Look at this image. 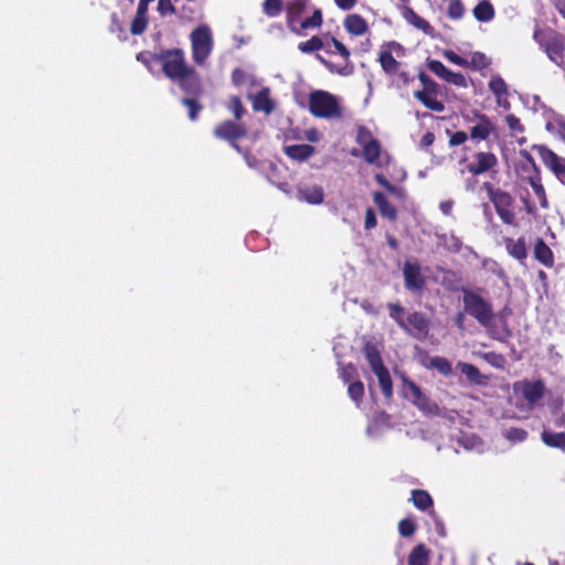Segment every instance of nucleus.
I'll list each match as a JSON object with an SVG mask.
<instances>
[{"instance_id":"f257e3e1","label":"nucleus","mask_w":565,"mask_h":565,"mask_svg":"<svg viewBox=\"0 0 565 565\" xmlns=\"http://www.w3.org/2000/svg\"><path fill=\"white\" fill-rule=\"evenodd\" d=\"M401 57L405 53L404 46L396 41L384 42L379 50L377 58L384 74L391 78H396L402 84H408L411 81L409 73L402 68L403 63L394 56Z\"/></svg>"},{"instance_id":"f03ea898","label":"nucleus","mask_w":565,"mask_h":565,"mask_svg":"<svg viewBox=\"0 0 565 565\" xmlns=\"http://www.w3.org/2000/svg\"><path fill=\"white\" fill-rule=\"evenodd\" d=\"M461 292L465 312L476 319L481 327L489 330L492 338L498 339L494 331L491 330L494 319L492 303L484 299L479 292L469 288L462 287Z\"/></svg>"},{"instance_id":"7ed1b4c3","label":"nucleus","mask_w":565,"mask_h":565,"mask_svg":"<svg viewBox=\"0 0 565 565\" xmlns=\"http://www.w3.org/2000/svg\"><path fill=\"white\" fill-rule=\"evenodd\" d=\"M387 309L391 319L406 333L416 338H424L428 334L430 323L425 313L414 311L405 319V308L399 302L387 303Z\"/></svg>"},{"instance_id":"20e7f679","label":"nucleus","mask_w":565,"mask_h":565,"mask_svg":"<svg viewBox=\"0 0 565 565\" xmlns=\"http://www.w3.org/2000/svg\"><path fill=\"white\" fill-rule=\"evenodd\" d=\"M533 39L550 61L565 67V36L563 34L552 28L541 29L536 25Z\"/></svg>"},{"instance_id":"39448f33","label":"nucleus","mask_w":565,"mask_h":565,"mask_svg":"<svg viewBox=\"0 0 565 565\" xmlns=\"http://www.w3.org/2000/svg\"><path fill=\"white\" fill-rule=\"evenodd\" d=\"M159 64L164 76L172 82L194 73V67L188 64L185 53L180 47L161 50Z\"/></svg>"},{"instance_id":"423d86ee","label":"nucleus","mask_w":565,"mask_h":565,"mask_svg":"<svg viewBox=\"0 0 565 565\" xmlns=\"http://www.w3.org/2000/svg\"><path fill=\"white\" fill-rule=\"evenodd\" d=\"M308 108L316 118L340 119L343 116L339 99L327 90L311 92L308 97Z\"/></svg>"},{"instance_id":"0eeeda50","label":"nucleus","mask_w":565,"mask_h":565,"mask_svg":"<svg viewBox=\"0 0 565 565\" xmlns=\"http://www.w3.org/2000/svg\"><path fill=\"white\" fill-rule=\"evenodd\" d=\"M482 189L486 191L501 222L505 225H514L516 217L513 211V196L508 191L495 186L489 181L483 182Z\"/></svg>"},{"instance_id":"6e6552de","label":"nucleus","mask_w":565,"mask_h":565,"mask_svg":"<svg viewBox=\"0 0 565 565\" xmlns=\"http://www.w3.org/2000/svg\"><path fill=\"white\" fill-rule=\"evenodd\" d=\"M192 60L198 65H204L210 57L214 40L211 28L207 24H201L190 33Z\"/></svg>"},{"instance_id":"1a4fd4ad","label":"nucleus","mask_w":565,"mask_h":565,"mask_svg":"<svg viewBox=\"0 0 565 565\" xmlns=\"http://www.w3.org/2000/svg\"><path fill=\"white\" fill-rule=\"evenodd\" d=\"M247 128L237 120L226 119L217 124L213 129V136L220 140L227 141L230 146L237 152H242V148L237 140L247 136Z\"/></svg>"},{"instance_id":"9d476101","label":"nucleus","mask_w":565,"mask_h":565,"mask_svg":"<svg viewBox=\"0 0 565 565\" xmlns=\"http://www.w3.org/2000/svg\"><path fill=\"white\" fill-rule=\"evenodd\" d=\"M404 396L414 404L420 412L425 414H437L438 406L423 393L422 388L408 379L403 380Z\"/></svg>"},{"instance_id":"9b49d317","label":"nucleus","mask_w":565,"mask_h":565,"mask_svg":"<svg viewBox=\"0 0 565 565\" xmlns=\"http://www.w3.org/2000/svg\"><path fill=\"white\" fill-rule=\"evenodd\" d=\"M533 150L537 153L545 167L548 168L562 183H565V158L558 156L546 145H534Z\"/></svg>"},{"instance_id":"f8f14e48","label":"nucleus","mask_w":565,"mask_h":565,"mask_svg":"<svg viewBox=\"0 0 565 565\" xmlns=\"http://www.w3.org/2000/svg\"><path fill=\"white\" fill-rule=\"evenodd\" d=\"M331 43L334 47V51H332V52L333 53L337 52L338 54H340L344 60V64L335 65L332 62H329L321 56H319V60L331 73H335L341 76L352 75L354 73V65L350 61L351 53H350L349 49L341 41H339L335 38H331Z\"/></svg>"},{"instance_id":"ddd939ff","label":"nucleus","mask_w":565,"mask_h":565,"mask_svg":"<svg viewBox=\"0 0 565 565\" xmlns=\"http://www.w3.org/2000/svg\"><path fill=\"white\" fill-rule=\"evenodd\" d=\"M403 277L407 290L415 292H422L424 290L426 279L422 274L419 264L405 262L403 265Z\"/></svg>"},{"instance_id":"4468645a","label":"nucleus","mask_w":565,"mask_h":565,"mask_svg":"<svg viewBox=\"0 0 565 565\" xmlns=\"http://www.w3.org/2000/svg\"><path fill=\"white\" fill-rule=\"evenodd\" d=\"M498 166V158L493 152L479 151L473 154V162L467 166V170L472 175L487 173Z\"/></svg>"},{"instance_id":"2eb2a0df","label":"nucleus","mask_w":565,"mask_h":565,"mask_svg":"<svg viewBox=\"0 0 565 565\" xmlns=\"http://www.w3.org/2000/svg\"><path fill=\"white\" fill-rule=\"evenodd\" d=\"M523 398L529 405L534 406L545 393V384L542 380L524 381L521 386Z\"/></svg>"},{"instance_id":"dca6fc26","label":"nucleus","mask_w":565,"mask_h":565,"mask_svg":"<svg viewBox=\"0 0 565 565\" xmlns=\"http://www.w3.org/2000/svg\"><path fill=\"white\" fill-rule=\"evenodd\" d=\"M174 83L178 84L183 93L192 96L191 98H198L203 94L202 83L195 68L193 74L178 78Z\"/></svg>"},{"instance_id":"f3484780","label":"nucleus","mask_w":565,"mask_h":565,"mask_svg":"<svg viewBox=\"0 0 565 565\" xmlns=\"http://www.w3.org/2000/svg\"><path fill=\"white\" fill-rule=\"evenodd\" d=\"M476 117L478 118V122L471 127L470 138L472 140H487L495 130V127L487 115L477 113Z\"/></svg>"},{"instance_id":"a211bd4d","label":"nucleus","mask_w":565,"mask_h":565,"mask_svg":"<svg viewBox=\"0 0 565 565\" xmlns=\"http://www.w3.org/2000/svg\"><path fill=\"white\" fill-rule=\"evenodd\" d=\"M525 181L532 188L535 196L539 200L540 206L543 210H548L550 201H548L545 188L542 182V177H541L540 170L535 168L534 172L525 178Z\"/></svg>"},{"instance_id":"6ab92c4d","label":"nucleus","mask_w":565,"mask_h":565,"mask_svg":"<svg viewBox=\"0 0 565 565\" xmlns=\"http://www.w3.org/2000/svg\"><path fill=\"white\" fill-rule=\"evenodd\" d=\"M402 15L407 23L423 31L427 35H433L434 28L424 18L419 17L411 7H404L402 9Z\"/></svg>"},{"instance_id":"aec40b11","label":"nucleus","mask_w":565,"mask_h":565,"mask_svg":"<svg viewBox=\"0 0 565 565\" xmlns=\"http://www.w3.org/2000/svg\"><path fill=\"white\" fill-rule=\"evenodd\" d=\"M489 89L495 96L497 104L504 108L509 107L508 102V86L501 76H493L489 82Z\"/></svg>"},{"instance_id":"412c9836","label":"nucleus","mask_w":565,"mask_h":565,"mask_svg":"<svg viewBox=\"0 0 565 565\" xmlns=\"http://www.w3.org/2000/svg\"><path fill=\"white\" fill-rule=\"evenodd\" d=\"M534 258L547 268L554 266V254L543 238L539 237L534 245Z\"/></svg>"},{"instance_id":"4be33fe9","label":"nucleus","mask_w":565,"mask_h":565,"mask_svg":"<svg viewBox=\"0 0 565 565\" xmlns=\"http://www.w3.org/2000/svg\"><path fill=\"white\" fill-rule=\"evenodd\" d=\"M373 202L377 206L381 215L386 217L391 222H396L397 220V210L391 202L387 200L384 193L374 192L373 193Z\"/></svg>"},{"instance_id":"5701e85b","label":"nucleus","mask_w":565,"mask_h":565,"mask_svg":"<svg viewBox=\"0 0 565 565\" xmlns=\"http://www.w3.org/2000/svg\"><path fill=\"white\" fill-rule=\"evenodd\" d=\"M316 151V148L308 143L290 145L285 147V153L288 158L298 162L308 160Z\"/></svg>"},{"instance_id":"b1692460","label":"nucleus","mask_w":565,"mask_h":565,"mask_svg":"<svg viewBox=\"0 0 565 565\" xmlns=\"http://www.w3.org/2000/svg\"><path fill=\"white\" fill-rule=\"evenodd\" d=\"M505 248L510 256L513 258L523 262L527 257V248L526 242L524 237H519L518 239H513L511 237H507L504 239Z\"/></svg>"},{"instance_id":"393cba45","label":"nucleus","mask_w":565,"mask_h":565,"mask_svg":"<svg viewBox=\"0 0 565 565\" xmlns=\"http://www.w3.org/2000/svg\"><path fill=\"white\" fill-rule=\"evenodd\" d=\"M344 28L345 30L352 34V35H363L367 29H369V25H367V22L366 20L361 17L360 14H356V13H353V14H349L345 19H344Z\"/></svg>"},{"instance_id":"a878e982","label":"nucleus","mask_w":565,"mask_h":565,"mask_svg":"<svg viewBox=\"0 0 565 565\" xmlns=\"http://www.w3.org/2000/svg\"><path fill=\"white\" fill-rule=\"evenodd\" d=\"M297 196L301 201L310 204H320L323 202L324 193L320 185L305 186L297 190Z\"/></svg>"},{"instance_id":"bb28decb","label":"nucleus","mask_w":565,"mask_h":565,"mask_svg":"<svg viewBox=\"0 0 565 565\" xmlns=\"http://www.w3.org/2000/svg\"><path fill=\"white\" fill-rule=\"evenodd\" d=\"M541 439L545 446L565 451V430L556 433L544 428L541 433Z\"/></svg>"},{"instance_id":"cd10ccee","label":"nucleus","mask_w":565,"mask_h":565,"mask_svg":"<svg viewBox=\"0 0 565 565\" xmlns=\"http://www.w3.org/2000/svg\"><path fill=\"white\" fill-rule=\"evenodd\" d=\"M309 0H291L287 3L286 12H287V23L289 26L299 21L301 14L305 12L307 8V3Z\"/></svg>"},{"instance_id":"c85d7f7f","label":"nucleus","mask_w":565,"mask_h":565,"mask_svg":"<svg viewBox=\"0 0 565 565\" xmlns=\"http://www.w3.org/2000/svg\"><path fill=\"white\" fill-rule=\"evenodd\" d=\"M472 13L477 21L490 22L495 15V10L489 0H482L473 8Z\"/></svg>"},{"instance_id":"c756f323","label":"nucleus","mask_w":565,"mask_h":565,"mask_svg":"<svg viewBox=\"0 0 565 565\" xmlns=\"http://www.w3.org/2000/svg\"><path fill=\"white\" fill-rule=\"evenodd\" d=\"M458 367L460 369L462 374L466 375V377L469 382L477 384V385L486 384L487 377L481 374V372L479 371V369L476 365H473L471 363L460 362L458 364Z\"/></svg>"},{"instance_id":"7c9ffc66","label":"nucleus","mask_w":565,"mask_h":565,"mask_svg":"<svg viewBox=\"0 0 565 565\" xmlns=\"http://www.w3.org/2000/svg\"><path fill=\"white\" fill-rule=\"evenodd\" d=\"M429 550L424 543L417 544L408 555L407 565H428Z\"/></svg>"},{"instance_id":"2f4dec72","label":"nucleus","mask_w":565,"mask_h":565,"mask_svg":"<svg viewBox=\"0 0 565 565\" xmlns=\"http://www.w3.org/2000/svg\"><path fill=\"white\" fill-rule=\"evenodd\" d=\"M364 353L373 372L385 367L381 353L375 344L367 342L364 347Z\"/></svg>"},{"instance_id":"473e14b6","label":"nucleus","mask_w":565,"mask_h":565,"mask_svg":"<svg viewBox=\"0 0 565 565\" xmlns=\"http://www.w3.org/2000/svg\"><path fill=\"white\" fill-rule=\"evenodd\" d=\"M437 96L438 95L428 93H414V97L419 100L427 109L441 113L445 110V105L443 102L437 99Z\"/></svg>"},{"instance_id":"72a5a7b5","label":"nucleus","mask_w":565,"mask_h":565,"mask_svg":"<svg viewBox=\"0 0 565 565\" xmlns=\"http://www.w3.org/2000/svg\"><path fill=\"white\" fill-rule=\"evenodd\" d=\"M411 494V500L418 510L426 511L433 507V498L426 490L415 489Z\"/></svg>"},{"instance_id":"f704fd0d","label":"nucleus","mask_w":565,"mask_h":565,"mask_svg":"<svg viewBox=\"0 0 565 565\" xmlns=\"http://www.w3.org/2000/svg\"><path fill=\"white\" fill-rule=\"evenodd\" d=\"M374 374L379 380V384L381 386V391L386 398H392L393 396V382L391 379V374L386 367H382L380 370H375Z\"/></svg>"},{"instance_id":"c9c22d12","label":"nucleus","mask_w":565,"mask_h":565,"mask_svg":"<svg viewBox=\"0 0 565 565\" xmlns=\"http://www.w3.org/2000/svg\"><path fill=\"white\" fill-rule=\"evenodd\" d=\"M298 49L302 53H312L315 51L324 49L328 54H333L332 50L329 47V44H324L318 35H313L308 41L300 42L298 44Z\"/></svg>"},{"instance_id":"e433bc0d","label":"nucleus","mask_w":565,"mask_h":565,"mask_svg":"<svg viewBox=\"0 0 565 565\" xmlns=\"http://www.w3.org/2000/svg\"><path fill=\"white\" fill-rule=\"evenodd\" d=\"M427 369L436 370L444 376H449L452 374L451 363L444 356H433L425 364Z\"/></svg>"},{"instance_id":"4c0bfd02","label":"nucleus","mask_w":565,"mask_h":565,"mask_svg":"<svg viewBox=\"0 0 565 565\" xmlns=\"http://www.w3.org/2000/svg\"><path fill=\"white\" fill-rule=\"evenodd\" d=\"M382 147L380 141H369V145L363 147V158L370 164H379Z\"/></svg>"},{"instance_id":"58836bf2","label":"nucleus","mask_w":565,"mask_h":565,"mask_svg":"<svg viewBox=\"0 0 565 565\" xmlns=\"http://www.w3.org/2000/svg\"><path fill=\"white\" fill-rule=\"evenodd\" d=\"M254 109L255 110H263L266 114H270L274 110V103L269 97L268 89L265 88L260 90L254 100Z\"/></svg>"},{"instance_id":"ea45409f","label":"nucleus","mask_w":565,"mask_h":565,"mask_svg":"<svg viewBox=\"0 0 565 565\" xmlns=\"http://www.w3.org/2000/svg\"><path fill=\"white\" fill-rule=\"evenodd\" d=\"M148 25V18L146 12L137 10L136 15L134 17L130 25V32L134 35L142 34Z\"/></svg>"},{"instance_id":"a19ab883","label":"nucleus","mask_w":565,"mask_h":565,"mask_svg":"<svg viewBox=\"0 0 565 565\" xmlns=\"http://www.w3.org/2000/svg\"><path fill=\"white\" fill-rule=\"evenodd\" d=\"M348 395L359 407L364 397V384L361 381H353L348 386Z\"/></svg>"},{"instance_id":"79ce46f5","label":"nucleus","mask_w":565,"mask_h":565,"mask_svg":"<svg viewBox=\"0 0 565 565\" xmlns=\"http://www.w3.org/2000/svg\"><path fill=\"white\" fill-rule=\"evenodd\" d=\"M418 79L423 84V89L415 90L414 93H425L438 95L439 85L431 79L425 72L418 74Z\"/></svg>"},{"instance_id":"37998d69","label":"nucleus","mask_w":565,"mask_h":565,"mask_svg":"<svg viewBox=\"0 0 565 565\" xmlns=\"http://www.w3.org/2000/svg\"><path fill=\"white\" fill-rule=\"evenodd\" d=\"M282 10V0H265L263 3V12L269 18L278 17Z\"/></svg>"},{"instance_id":"c03bdc74","label":"nucleus","mask_w":565,"mask_h":565,"mask_svg":"<svg viewBox=\"0 0 565 565\" xmlns=\"http://www.w3.org/2000/svg\"><path fill=\"white\" fill-rule=\"evenodd\" d=\"M490 65V60L482 52H475L471 55V60L468 61L469 68L476 70V71H482L487 68Z\"/></svg>"},{"instance_id":"a18cd8bd","label":"nucleus","mask_w":565,"mask_h":565,"mask_svg":"<svg viewBox=\"0 0 565 565\" xmlns=\"http://www.w3.org/2000/svg\"><path fill=\"white\" fill-rule=\"evenodd\" d=\"M227 109L233 113L235 120L239 121L246 109L239 96H231L227 104Z\"/></svg>"},{"instance_id":"49530a36","label":"nucleus","mask_w":565,"mask_h":565,"mask_svg":"<svg viewBox=\"0 0 565 565\" xmlns=\"http://www.w3.org/2000/svg\"><path fill=\"white\" fill-rule=\"evenodd\" d=\"M181 103L188 107L190 120L195 121L203 106L196 100V98L190 97H183Z\"/></svg>"},{"instance_id":"de8ad7c7","label":"nucleus","mask_w":565,"mask_h":565,"mask_svg":"<svg viewBox=\"0 0 565 565\" xmlns=\"http://www.w3.org/2000/svg\"><path fill=\"white\" fill-rule=\"evenodd\" d=\"M136 58L138 62L143 64L149 72L153 73L152 64L159 63V53L142 51L137 54Z\"/></svg>"},{"instance_id":"09e8293b","label":"nucleus","mask_w":565,"mask_h":565,"mask_svg":"<svg viewBox=\"0 0 565 565\" xmlns=\"http://www.w3.org/2000/svg\"><path fill=\"white\" fill-rule=\"evenodd\" d=\"M465 6L461 0H450L447 9V15L452 20H459L465 14Z\"/></svg>"},{"instance_id":"8fccbe9b","label":"nucleus","mask_w":565,"mask_h":565,"mask_svg":"<svg viewBox=\"0 0 565 565\" xmlns=\"http://www.w3.org/2000/svg\"><path fill=\"white\" fill-rule=\"evenodd\" d=\"M322 24V12L320 9H316L311 17L300 22L302 30L319 28Z\"/></svg>"},{"instance_id":"3c124183","label":"nucleus","mask_w":565,"mask_h":565,"mask_svg":"<svg viewBox=\"0 0 565 565\" xmlns=\"http://www.w3.org/2000/svg\"><path fill=\"white\" fill-rule=\"evenodd\" d=\"M527 436V431L520 427H511L504 431V437L512 443H522Z\"/></svg>"},{"instance_id":"603ef678","label":"nucleus","mask_w":565,"mask_h":565,"mask_svg":"<svg viewBox=\"0 0 565 565\" xmlns=\"http://www.w3.org/2000/svg\"><path fill=\"white\" fill-rule=\"evenodd\" d=\"M415 532L416 524L412 519L405 518L398 522V533L401 536L411 537L414 535Z\"/></svg>"},{"instance_id":"864d4df0","label":"nucleus","mask_w":565,"mask_h":565,"mask_svg":"<svg viewBox=\"0 0 565 565\" xmlns=\"http://www.w3.org/2000/svg\"><path fill=\"white\" fill-rule=\"evenodd\" d=\"M427 66L430 72L437 75L439 78L444 79L447 77L449 73V68H447L440 61L438 60H428Z\"/></svg>"},{"instance_id":"5fc2aeb1","label":"nucleus","mask_w":565,"mask_h":565,"mask_svg":"<svg viewBox=\"0 0 565 565\" xmlns=\"http://www.w3.org/2000/svg\"><path fill=\"white\" fill-rule=\"evenodd\" d=\"M356 143H359L362 148L365 145H369V141H375L376 138L373 137L370 129L365 126H360L356 131Z\"/></svg>"},{"instance_id":"6e6d98bb","label":"nucleus","mask_w":565,"mask_h":565,"mask_svg":"<svg viewBox=\"0 0 565 565\" xmlns=\"http://www.w3.org/2000/svg\"><path fill=\"white\" fill-rule=\"evenodd\" d=\"M356 376H358V370L352 363H349L348 365L342 366L340 370V377L344 383L350 384L351 382H353V379Z\"/></svg>"},{"instance_id":"4d7b16f0","label":"nucleus","mask_w":565,"mask_h":565,"mask_svg":"<svg viewBox=\"0 0 565 565\" xmlns=\"http://www.w3.org/2000/svg\"><path fill=\"white\" fill-rule=\"evenodd\" d=\"M520 201L523 204V209L526 214L535 216L537 213L536 205L531 201L530 193L527 190L524 191L523 194L520 195Z\"/></svg>"},{"instance_id":"13d9d810","label":"nucleus","mask_w":565,"mask_h":565,"mask_svg":"<svg viewBox=\"0 0 565 565\" xmlns=\"http://www.w3.org/2000/svg\"><path fill=\"white\" fill-rule=\"evenodd\" d=\"M445 81L447 83H450V84L457 86V87H467L468 86L466 77L461 73H455L452 71H449Z\"/></svg>"},{"instance_id":"bf43d9fd","label":"nucleus","mask_w":565,"mask_h":565,"mask_svg":"<svg viewBox=\"0 0 565 565\" xmlns=\"http://www.w3.org/2000/svg\"><path fill=\"white\" fill-rule=\"evenodd\" d=\"M505 122L512 132L524 131V126L521 124V120L513 114L507 115Z\"/></svg>"},{"instance_id":"052dcab7","label":"nucleus","mask_w":565,"mask_h":565,"mask_svg":"<svg viewBox=\"0 0 565 565\" xmlns=\"http://www.w3.org/2000/svg\"><path fill=\"white\" fill-rule=\"evenodd\" d=\"M158 11L161 15L173 14L175 13V7L172 3V0H159Z\"/></svg>"},{"instance_id":"680f3d73","label":"nucleus","mask_w":565,"mask_h":565,"mask_svg":"<svg viewBox=\"0 0 565 565\" xmlns=\"http://www.w3.org/2000/svg\"><path fill=\"white\" fill-rule=\"evenodd\" d=\"M467 139H468L467 132H465L462 130L456 131V132L451 134V136H450L449 146L456 147V146L462 145L467 141Z\"/></svg>"},{"instance_id":"e2e57ef3","label":"nucleus","mask_w":565,"mask_h":565,"mask_svg":"<svg viewBox=\"0 0 565 565\" xmlns=\"http://www.w3.org/2000/svg\"><path fill=\"white\" fill-rule=\"evenodd\" d=\"M377 225L376 214L372 207H367L365 211L364 228L372 230Z\"/></svg>"},{"instance_id":"0e129e2a","label":"nucleus","mask_w":565,"mask_h":565,"mask_svg":"<svg viewBox=\"0 0 565 565\" xmlns=\"http://www.w3.org/2000/svg\"><path fill=\"white\" fill-rule=\"evenodd\" d=\"M444 55L449 62H451L458 66H462V67L468 66V60L461 57L454 51H446Z\"/></svg>"},{"instance_id":"69168bd1","label":"nucleus","mask_w":565,"mask_h":565,"mask_svg":"<svg viewBox=\"0 0 565 565\" xmlns=\"http://www.w3.org/2000/svg\"><path fill=\"white\" fill-rule=\"evenodd\" d=\"M245 78H246V74L242 68L236 67L233 70V72L231 74V79H232L233 85L241 86L245 82Z\"/></svg>"},{"instance_id":"338daca9","label":"nucleus","mask_w":565,"mask_h":565,"mask_svg":"<svg viewBox=\"0 0 565 565\" xmlns=\"http://www.w3.org/2000/svg\"><path fill=\"white\" fill-rule=\"evenodd\" d=\"M375 181L380 185L384 186L388 192H395V191L397 192V186L392 184L383 174L377 173L375 175Z\"/></svg>"},{"instance_id":"774afa93","label":"nucleus","mask_w":565,"mask_h":565,"mask_svg":"<svg viewBox=\"0 0 565 565\" xmlns=\"http://www.w3.org/2000/svg\"><path fill=\"white\" fill-rule=\"evenodd\" d=\"M556 135L565 142V120L555 121Z\"/></svg>"}]
</instances>
